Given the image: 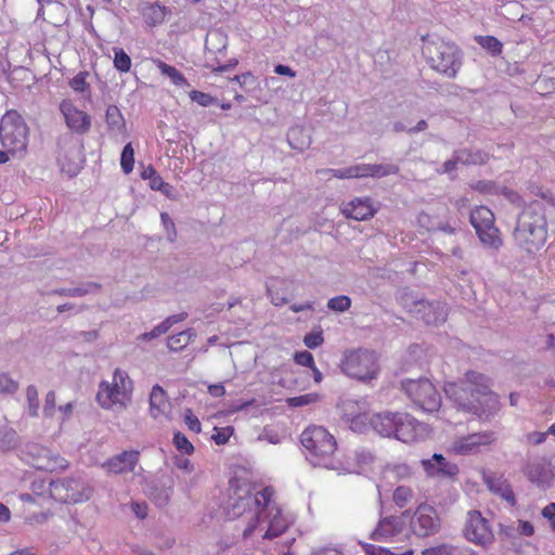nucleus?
I'll return each instance as SVG.
<instances>
[{
  "instance_id": "774afa93",
  "label": "nucleus",
  "mask_w": 555,
  "mask_h": 555,
  "mask_svg": "<svg viewBox=\"0 0 555 555\" xmlns=\"http://www.w3.org/2000/svg\"><path fill=\"white\" fill-rule=\"evenodd\" d=\"M533 194L541 197L552 206H555V196L550 191H543L542 188H535Z\"/></svg>"
},
{
  "instance_id": "79ce46f5",
  "label": "nucleus",
  "mask_w": 555,
  "mask_h": 555,
  "mask_svg": "<svg viewBox=\"0 0 555 555\" xmlns=\"http://www.w3.org/2000/svg\"><path fill=\"white\" fill-rule=\"evenodd\" d=\"M350 306L351 299L345 295L333 297L327 301L328 309L336 312H345L350 308Z\"/></svg>"
},
{
  "instance_id": "a19ab883",
  "label": "nucleus",
  "mask_w": 555,
  "mask_h": 555,
  "mask_svg": "<svg viewBox=\"0 0 555 555\" xmlns=\"http://www.w3.org/2000/svg\"><path fill=\"white\" fill-rule=\"evenodd\" d=\"M26 399L28 403V415L37 417L39 414V398L37 388L34 385H29L26 389Z\"/></svg>"
},
{
  "instance_id": "f3484780",
  "label": "nucleus",
  "mask_w": 555,
  "mask_h": 555,
  "mask_svg": "<svg viewBox=\"0 0 555 555\" xmlns=\"http://www.w3.org/2000/svg\"><path fill=\"white\" fill-rule=\"evenodd\" d=\"M464 533L467 540L476 544L486 545L493 541L491 527L478 511L468 512Z\"/></svg>"
},
{
  "instance_id": "f8f14e48",
  "label": "nucleus",
  "mask_w": 555,
  "mask_h": 555,
  "mask_svg": "<svg viewBox=\"0 0 555 555\" xmlns=\"http://www.w3.org/2000/svg\"><path fill=\"white\" fill-rule=\"evenodd\" d=\"M470 224L481 243L489 248L499 249L503 241L500 230L495 227L494 214L487 206L475 207L469 217Z\"/></svg>"
},
{
  "instance_id": "2f4dec72",
  "label": "nucleus",
  "mask_w": 555,
  "mask_h": 555,
  "mask_svg": "<svg viewBox=\"0 0 555 555\" xmlns=\"http://www.w3.org/2000/svg\"><path fill=\"white\" fill-rule=\"evenodd\" d=\"M17 444V433L8 425H0V451L14 449Z\"/></svg>"
},
{
  "instance_id": "c03bdc74",
  "label": "nucleus",
  "mask_w": 555,
  "mask_h": 555,
  "mask_svg": "<svg viewBox=\"0 0 555 555\" xmlns=\"http://www.w3.org/2000/svg\"><path fill=\"white\" fill-rule=\"evenodd\" d=\"M173 444L183 454H191L194 451L193 444L181 433H176L175 434V436H173Z\"/></svg>"
},
{
  "instance_id": "f03ea898",
  "label": "nucleus",
  "mask_w": 555,
  "mask_h": 555,
  "mask_svg": "<svg viewBox=\"0 0 555 555\" xmlns=\"http://www.w3.org/2000/svg\"><path fill=\"white\" fill-rule=\"evenodd\" d=\"M447 397L459 410L488 420L500 410L498 395L491 390L490 378L486 375L468 371L463 380L444 385Z\"/></svg>"
},
{
  "instance_id": "bf43d9fd",
  "label": "nucleus",
  "mask_w": 555,
  "mask_h": 555,
  "mask_svg": "<svg viewBox=\"0 0 555 555\" xmlns=\"http://www.w3.org/2000/svg\"><path fill=\"white\" fill-rule=\"evenodd\" d=\"M547 435H548L547 431H545V433L532 431V433L527 434L526 439L529 443L538 446V444L543 443L546 440Z\"/></svg>"
},
{
  "instance_id": "4be33fe9",
  "label": "nucleus",
  "mask_w": 555,
  "mask_h": 555,
  "mask_svg": "<svg viewBox=\"0 0 555 555\" xmlns=\"http://www.w3.org/2000/svg\"><path fill=\"white\" fill-rule=\"evenodd\" d=\"M140 453L135 450L122 451L108 459L103 467L112 474L120 475L133 472L134 467L139 462Z\"/></svg>"
},
{
  "instance_id": "0e129e2a",
  "label": "nucleus",
  "mask_w": 555,
  "mask_h": 555,
  "mask_svg": "<svg viewBox=\"0 0 555 555\" xmlns=\"http://www.w3.org/2000/svg\"><path fill=\"white\" fill-rule=\"evenodd\" d=\"M542 516L551 522L553 528H555V503L547 504L542 509Z\"/></svg>"
},
{
  "instance_id": "4468645a",
  "label": "nucleus",
  "mask_w": 555,
  "mask_h": 555,
  "mask_svg": "<svg viewBox=\"0 0 555 555\" xmlns=\"http://www.w3.org/2000/svg\"><path fill=\"white\" fill-rule=\"evenodd\" d=\"M410 517V530L418 538L436 534L440 529L437 511L427 503H422Z\"/></svg>"
},
{
  "instance_id": "5701e85b",
  "label": "nucleus",
  "mask_w": 555,
  "mask_h": 555,
  "mask_svg": "<svg viewBox=\"0 0 555 555\" xmlns=\"http://www.w3.org/2000/svg\"><path fill=\"white\" fill-rule=\"evenodd\" d=\"M351 167L353 178H382L391 175H397L399 172V167L392 164H359Z\"/></svg>"
},
{
  "instance_id": "72a5a7b5",
  "label": "nucleus",
  "mask_w": 555,
  "mask_h": 555,
  "mask_svg": "<svg viewBox=\"0 0 555 555\" xmlns=\"http://www.w3.org/2000/svg\"><path fill=\"white\" fill-rule=\"evenodd\" d=\"M294 360L297 364L309 367L313 373V378L317 383L322 380L321 372L315 367L313 357L307 350L296 352L294 354Z\"/></svg>"
},
{
  "instance_id": "6e6d98bb",
  "label": "nucleus",
  "mask_w": 555,
  "mask_h": 555,
  "mask_svg": "<svg viewBox=\"0 0 555 555\" xmlns=\"http://www.w3.org/2000/svg\"><path fill=\"white\" fill-rule=\"evenodd\" d=\"M462 164V160L459 159V151L454 153V156L452 159H449L442 164L441 170H439V173H448L455 171L457 168V165Z\"/></svg>"
},
{
  "instance_id": "423d86ee",
  "label": "nucleus",
  "mask_w": 555,
  "mask_h": 555,
  "mask_svg": "<svg viewBox=\"0 0 555 555\" xmlns=\"http://www.w3.org/2000/svg\"><path fill=\"white\" fill-rule=\"evenodd\" d=\"M49 492L51 498L57 502L78 504L89 501L94 489L82 475L75 474L51 480Z\"/></svg>"
},
{
  "instance_id": "cd10ccee",
  "label": "nucleus",
  "mask_w": 555,
  "mask_h": 555,
  "mask_svg": "<svg viewBox=\"0 0 555 555\" xmlns=\"http://www.w3.org/2000/svg\"><path fill=\"white\" fill-rule=\"evenodd\" d=\"M171 495L172 482L170 480H168V482L159 481L151 488L150 496L158 507L166 506L169 503Z\"/></svg>"
},
{
  "instance_id": "1a4fd4ad",
  "label": "nucleus",
  "mask_w": 555,
  "mask_h": 555,
  "mask_svg": "<svg viewBox=\"0 0 555 555\" xmlns=\"http://www.w3.org/2000/svg\"><path fill=\"white\" fill-rule=\"evenodd\" d=\"M132 389V380L128 374L120 369H116L112 384L107 382L100 384L96 400L104 409H109L114 404L125 406L127 402L131 401Z\"/></svg>"
},
{
  "instance_id": "39448f33",
  "label": "nucleus",
  "mask_w": 555,
  "mask_h": 555,
  "mask_svg": "<svg viewBox=\"0 0 555 555\" xmlns=\"http://www.w3.org/2000/svg\"><path fill=\"white\" fill-rule=\"evenodd\" d=\"M300 441L308 452L307 459L313 466H323L328 469L340 468L332 459L336 450V440L324 427H308L301 433Z\"/></svg>"
},
{
  "instance_id": "09e8293b",
  "label": "nucleus",
  "mask_w": 555,
  "mask_h": 555,
  "mask_svg": "<svg viewBox=\"0 0 555 555\" xmlns=\"http://www.w3.org/2000/svg\"><path fill=\"white\" fill-rule=\"evenodd\" d=\"M160 220H162L165 231L167 232L168 240L173 242L177 237V230H176L175 222L172 221V219L170 218V216L167 212L160 214Z\"/></svg>"
},
{
  "instance_id": "8fccbe9b",
  "label": "nucleus",
  "mask_w": 555,
  "mask_h": 555,
  "mask_svg": "<svg viewBox=\"0 0 555 555\" xmlns=\"http://www.w3.org/2000/svg\"><path fill=\"white\" fill-rule=\"evenodd\" d=\"M305 345L306 347H319L323 344V333L321 330H314L308 335L305 336Z\"/></svg>"
},
{
  "instance_id": "ea45409f",
  "label": "nucleus",
  "mask_w": 555,
  "mask_h": 555,
  "mask_svg": "<svg viewBox=\"0 0 555 555\" xmlns=\"http://www.w3.org/2000/svg\"><path fill=\"white\" fill-rule=\"evenodd\" d=\"M463 547L452 544H440L434 547L425 548L422 555H460Z\"/></svg>"
},
{
  "instance_id": "864d4df0",
  "label": "nucleus",
  "mask_w": 555,
  "mask_h": 555,
  "mask_svg": "<svg viewBox=\"0 0 555 555\" xmlns=\"http://www.w3.org/2000/svg\"><path fill=\"white\" fill-rule=\"evenodd\" d=\"M216 433L211 436V439L217 444H224L228 442L233 429L231 427H225L222 429L215 428Z\"/></svg>"
},
{
  "instance_id": "4d7b16f0",
  "label": "nucleus",
  "mask_w": 555,
  "mask_h": 555,
  "mask_svg": "<svg viewBox=\"0 0 555 555\" xmlns=\"http://www.w3.org/2000/svg\"><path fill=\"white\" fill-rule=\"evenodd\" d=\"M130 508L140 519H144L147 516V505L145 502L133 501L130 503Z\"/></svg>"
},
{
  "instance_id": "f704fd0d",
  "label": "nucleus",
  "mask_w": 555,
  "mask_h": 555,
  "mask_svg": "<svg viewBox=\"0 0 555 555\" xmlns=\"http://www.w3.org/2000/svg\"><path fill=\"white\" fill-rule=\"evenodd\" d=\"M196 334L193 330L188 328L169 337L167 347H188L194 343Z\"/></svg>"
},
{
  "instance_id": "4c0bfd02",
  "label": "nucleus",
  "mask_w": 555,
  "mask_h": 555,
  "mask_svg": "<svg viewBox=\"0 0 555 555\" xmlns=\"http://www.w3.org/2000/svg\"><path fill=\"white\" fill-rule=\"evenodd\" d=\"M120 167H121V170L126 175H129L133 170V167H134V150H133L131 143H127L124 146L122 151H121Z\"/></svg>"
},
{
  "instance_id": "37998d69",
  "label": "nucleus",
  "mask_w": 555,
  "mask_h": 555,
  "mask_svg": "<svg viewBox=\"0 0 555 555\" xmlns=\"http://www.w3.org/2000/svg\"><path fill=\"white\" fill-rule=\"evenodd\" d=\"M88 76V72H79L69 80V87L75 92H86L89 89V83L87 82Z\"/></svg>"
},
{
  "instance_id": "a18cd8bd",
  "label": "nucleus",
  "mask_w": 555,
  "mask_h": 555,
  "mask_svg": "<svg viewBox=\"0 0 555 555\" xmlns=\"http://www.w3.org/2000/svg\"><path fill=\"white\" fill-rule=\"evenodd\" d=\"M189 96L192 101L196 102L203 107H208L216 102V100L210 94L198 90H192L189 93Z\"/></svg>"
},
{
  "instance_id": "69168bd1",
  "label": "nucleus",
  "mask_w": 555,
  "mask_h": 555,
  "mask_svg": "<svg viewBox=\"0 0 555 555\" xmlns=\"http://www.w3.org/2000/svg\"><path fill=\"white\" fill-rule=\"evenodd\" d=\"M517 530L519 531L520 534L525 537H530L534 532L532 524L527 520H519Z\"/></svg>"
},
{
  "instance_id": "bb28decb",
  "label": "nucleus",
  "mask_w": 555,
  "mask_h": 555,
  "mask_svg": "<svg viewBox=\"0 0 555 555\" xmlns=\"http://www.w3.org/2000/svg\"><path fill=\"white\" fill-rule=\"evenodd\" d=\"M105 122L112 133L126 134L127 126L122 113L116 105H108L105 112Z\"/></svg>"
},
{
  "instance_id": "7ed1b4c3",
  "label": "nucleus",
  "mask_w": 555,
  "mask_h": 555,
  "mask_svg": "<svg viewBox=\"0 0 555 555\" xmlns=\"http://www.w3.org/2000/svg\"><path fill=\"white\" fill-rule=\"evenodd\" d=\"M547 230L545 207L542 203L533 201L520 212L513 235L520 249L535 254L545 245Z\"/></svg>"
},
{
  "instance_id": "de8ad7c7",
  "label": "nucleus",
  "mask_w": 555,
  "mask_h": 555,
  "mask_svg": "<svg viewBox=\"0 0 555 555\" xmlns=\"http://www.w3.org/2000/svg\"><path fill=\"white\" fill-rule=\"evenodd\" d=\"M18 389V384L13 380L8 374L0 375V392L14 393Z\"/></svg>"
},
{
  "instance_id": "49530a36",
  "label": "nucleus",
  "mask_w": 555,
  "mask_h": 555,
  "mask_svg": "<svg viewBox=\"0 0 555 555\" xmlns=\"http://www.w3.org/2000/svg\"><path fill=\"white\" fill-rule=\"evenodd\" d=\"M317 400H318L317 393H306V395L288 398L287 403L291 406H304V405H308L312 402H315Z\"/></svg>"
},
{
  "instance_id": "412c9836",
  "label": "nucleus",
  "mask_w": 555,
  "mask_h": 555,
  "mask_svg": "<svg viewBox=\"0 0 555 555\" xmlns=\"http://www.w3.org/2000/svg\"><path fill=\"white\" fill-rule=\"evenodd\" d=\"M421 463L430 477H454L459 474L457 465L449 462L442 454L435 453L430 459L422 460Z\"/></svg>"
},
{
  "instance_id": "473e14b6",
  "label": "nucleus",
  "mask_w": 555,
  "mask_h": 555,
  "mask_svg": "<svg viewBox=\"0 0 555 555\" xmlns=\"http://www.w3.org/2000/svg\"><path fill=\"white\" fill-rule=\"evenodd\" d=\"M415 493L412 488L406 486H399L395 489L392 494V502L399 508L405 507L412 502Z\"/></svg>"
},
{
  "instance_id": "c85d7f7f",
  "label": "nucleus",
  "mask_w": 555,
  "mask_h": 555,
  "mask_svg": "<svg viewBox=\"0 0 555 555\" xmlns=\"http://www.w3.org/2000/svg\"><path fill=\"white\" fill-rule=\"evenodd\" d=\"M167 9L158 3H147L142 9V15L150 26L162 24L165 21Z\"/></svg>"
},
{
  "instance_id": "e2e57ef3",
  "label": "nucleus",
  "mask_w": 555,
  "mask_h": 555,
  "mask_svg": "<svg viewBox=\"0 0 555 555\" xmlns=\"http://www.w3.org/2000/svg\"><path fill=\"white\" fill-rule=\"evenodd\" d=\"M328 172H331L335 178H338V179H353L351 166L347 167V168H340V169H330Z\"/></svg>"
},
{
  "instance_id": "2eb2a0df",
  "label": "nucleus",
  "mask_w": 555,
  "mask_h": 555,
  "mask_svg": "<svg viewBox=\"0 0 555 555\" xmlns=\"http://www.w3.org/2000/svg\"><path fill=\"white\" fill-rule=\"evenodd\" d=\"M498 440L492 430H485L459 437L453 440L451 450L459 455H473L490 448Z\"/></svg>"
},
{
  "instance_id": "13d9d810",
  "label": "nucleus",
  "mask_w": 555,
  "mask_h": 555,
  "mask_svg": "<svg viewBox=\"0 0 555 555\" xmlns=\"http://www.w3.org/2000/svg\"><path fill=\"white\" fill-rule=\"evenodd\" d=\"M184 421H185V424L188 425V427L192 431H194V433H199L201 431V422H199V420L194 414H192L191 411H189L185 414Z\"/></svg>"
},
{
  "instance_id": "680f3d73",
  "label": "nucleus",
  "mask_w": 555,
  "mask_h": 555,
  "mask_svg": "<svg viewBox=\"0 0 555 555\" xmlns=\"http://www.w3.org/2000/svg\"><path fill=\"white\" fill-rule=\"evenodd\" d=\"M57 294L62 296H69V297H80L88 293L87 289L81 287H74V288H63L60 291H56Z\"/></svg>"
},
{
  "instance_id": "9d476101",
  "label": "nucleus",
  "mask_w": 555,
  "mask_h": 555,
  "mask_svg": "<svg viewBox=\"0 0 555 555\" xmlns=\"http://www.w3.org/2000/svg\"><path fill=\"white\" fill-rule=\"evenodd\" d=\"M343 372L357 379H371L378 371V357L374 349H350L341 360Z\"/></svg>"
},
{
  "instance_id": "f257e3e1",
  "label": "nucleus",
  "mask_w": 555,
  "mask_h": 555,
  "mask_svg": "<svg viewBox=\"0 0 555 555\" xmlns=\"http://www.w3.org/2000/svg\"><path fill=\"white\" fill-rule=\"evenodd\" d=\"M273 490L269 487L253 493L247 483L234 485L231 482L228 499L222 507L229 519L251 514L243 537L249 538L259 532L263 539H274L288 528L291 520L282 514L281 508L273 500Z\"/></svg>"
},
{
  "instance_id": "20e7f679",
  "label": "nucleus",
  "mask_w": 555,
  "mask_h": 555,
  "mask_svg": "<svg viewBox=\"0 0 555 555\" xmlns=\"http://www.w3.org/2000/svg\"><path fill=\"white\" fill-rule=\"evenodd\" d=\"M422 53L433 70L450 79L457 76L463 65V52L459 46L439 37H423Z\"/></svg>"
},
{
  "instance_id": "052dcab7",
  "label": "nucleus",
  "mask_w": 555,
  "mask_h": 555,
  "mask_svg": "<svg viewBox=\"0 0 555 555\" xmlns=\"http://www.w3.org/2000/svg\"><path fill=\"white\" fill-rule=\"evenodd\" d=\"M156 184L153 185V190L154 191H159L162 192L164 195H166L167 197H171V193H172V185L165 182L164 180H157L155 181Z\"/></svg>"
},
{
  "instance_id": "9b49d317",
  "label": "nucleus",
  "mask_w": 555,
  "mask_h": 555,
  "mask_svg": "<svg viewBox=\"0 0 555 555\" xmlns=\"http://www.w3.org/2000/svg\"><path fill=\"white\" fill-rule=\"evenodd\" d=\"M401 389L411 401L425 412H435L441 405V397L427 378L401 380Z\"/></svg>"
},
{
  "instance_id": "a878e982",
  "label": "nucleus",
  "mask_w": 555,
  "mask_h": 555,
  "mask_svg": "<svg viewBox=\"0 0 555 555\" xmlns=\"http://www.w3.org/2000/svg\"><path fill=\"white\" fill-rule=\"evenodd\" d=\"M170 408L167 395L165 390L159 386L155 385L150 393V412L154 418L165 415Z\"/></svg>"
},
{
  "instance_id": "b1692460",
  "label": "nucleus",
  "mask_w": 555,
  "mask_h": 555,
  "mask_svg": "<svg viewBox=\"0 0 555 555\" xmlns=\"http://www.w3.org/2000/svg\"><path fill=\"white\" fill-rule=\"evenodd\" d=\"M485 482L488 487V489L501 496L503 500H505L511 506L516 505V498L513 492V489L511 485L507 482L506 479H504L502 476H487L485 477Z\"/></svg>"
},
{
  "instance_id": "7c9ffc66",
  "label": "nucleus",
  "mask_w": 555,
  "mask_h": 555,
  "mask_svg": "<svg viewBox=\"0 0 555 555\" xmlns=\"http://www.w3.org/2000/svg\"><path fill=\"white\" fill-rule=\"evenodd\" d=\"M459 159L464 165H483L488 162L489 155L480 150H460Z\"/></svg>"
},
{
  "instance_id": "aec40b11",
  "label": "nucleus",
  "mask_w": 555,
  "mask_h": 555,
  "mask_svg": "<svg viewBox=\"0 0 555 555\" xmlns=\"http://www.w3.org/2000/svg\"><path fill=\"white\" fill-rule=\"evenodd\" d=\"M396 431L393 437L402 442L409 443L417 439L423 424L408 413L399 412L397 415Z\"/></svg>"
},
{
  "instance_id": "58836bf2",
  "label": "nucleus",
  "mask_w": 555,
  "mask_h": 555,
  "mask_svg": "<svg viewBox=\"0 0 555 555\" xmlns=\"http://www.w3.org/2000/svg\"><path fill=\"white\" fill-rule=\"evenodd\" d=\"M114 66L121 73H128L131 68L130 56L121 49L114 48Z\"/></svg>"
},
{
  "instance_id": "6e6552de",
  "label": "nucleus",
  "mask_w": 555,
  "mask_h": 555,
  "mask_svg": "<svg viewBox=\"0 0 555 555\" xmlns=\"http://www.w3.org/2000/svg\"><path fill=\"white\" fill-rule=\"evenodd\" d=\"M356 402L346 401L345 417L350 422L353 430H363L369 423L371 427L383 437H393L396 431L397 415L399 412H382L370 416L367 413L354 414L352 409Z\"/></svg>"
},
{
  "instance_id": "3c124183",
  "label": "nucleus",
  "mask_w": 555,
  "mask_h": 555,
  "mask_svg": "<svg viewBox=\"0 0 555 555\" xmlns=\"http://www.w3.org/2000/svg\"><path fill=\"white\" fill-rule=\"evenodd\" d=\"M56 396L53 390H50L44 400L43 414L46 417H52L55 411Z\"/></svg>"
},
{
  "instance_id": "6ab92c4d",
  "label": "nucleus",
  "mask_w": 555,
  "mask_h": 555,
  "mask_svg": "<svg viewBox=\"0 0 555 555\" xmlns=\"http://www.w3.org/2000/svg\"><path fill=\"white\" fill-rule=\"evenodd\" d=\"M376 208L369 196L356 197L341 207V214L348 219L364 221L373 218Z\"/></svg>"
},
{
  "instance_id": "603ef678",
  "label": "nucleus",
  "mask_w": 555,
  "mask_h": 555,
  "mask_svg": "<svg viewBox=\"0 0 555 555\" xmlns=\"http://www.w3.org/2000/svg\"><path fill=\"white\" fill-rule=\"evenodd\" d=\"M363 546L369 555H411V552L398 554L389 551L388 548L375 546L373 544H364Z\"/></svg>"
},
{
  "instance_id": "0eeeda50",
  "label": "nucleus",
  "mask_w": 555,
  "mask_h": 555,
  "mask_svg": "<svg viewBox=\"0 0 555 555\" xmlns=\"http://www.w3.org/2000/svg\"><path fill=\"white\" fill-rule=\"evenodd\" d=\"M29 128L16 111H8L0 121V142L12 155L27 151Z\"/></svg>"
},
{
  "instance_id": "338daca9",
  "label": "nucleus",
  "mask_w": 555,
  "mask_h": 555,
  "mask_svg": "<svg viewBox=\"0 0 555 555\" xmlns=\"http://www.w3.org/2000/svg\"><path fill=\"white\" fill-rule=\"evenodd\" d=\"M533 194L541 197L552 206H555V196L550 191H543L542 188H535Z\"/></svg>"
},
{
  "instance_id": "e433bc0d",
  "label": "nucleus",
  "mask_w": 555,
  "mask_h": 555,
  "mask_svg": "<svg viewBox=\"0 0 555 555\" xmlns=\"http://www.w3.org/2000/svg\"><path fill=\"white\" fill-rule=\"evenodd\" d=\"M186 318V313H180V314H176V315H171V317H168L162 324H159L158 326H156L151 333L149 334H144V337H156V336H159L162 334H166L168 332V330L175 324V323H178V322H181L183 321L184 319Z\"/></svg>"
},
{
  "instance_id": "393cba45",
  "label": "nucleus",
  "mask_w": 555,
  "mask_h": 555,
  "mask_svg": "<svg viewBox=\"0 0 555 555\" xmlns=\"http://www.w3.org/2000/svg\"><path fill=\"white\" fill-rule=\"evenodd\" d=\"M526 475L531 482L537 483L539 487H548L553 480V474L548 465L542 462H537L528 465Z\"/></svg>"
},
{
  "instance_id": "dca6fc26",
  "label": "nucleus",
  "mask_w": 555,
  "mask_h": 555,
  "mask_svg": "<svg viewBox=\"0 0 555 555\" xmlns=\"http://www.w3.org/2000/svg\"><path fill=\"white\" fill-rule=\"evenodd\" d=\"M410 516V511H404L401 516L380 517L370 538L377 542H391L400 535L405 528V518Z\"/></svg>"
},
{
  "instance_id": "5fc2aeb1",
  "label": "nucleus",
  "mask_w": 555,
  "mask_h": 555,
  "mask_svg": "<svg viewBox=\"0 0 555 555\" xmlns=\"http://www.w3.org/2000/svg\"><path fill=\"white\" fill-rule=\"evenodd\" d=\"M141 177L143 180L150 181V188L153 190V185L156 184L155 181L163 180V178L157 173L155 168L152 165H149L141 172Z\"/></svg>"
},
{
  "instance_id": "c756f323",
  "label": "nucleus",
  "mask_w": 555,
  "mask_h": 555,
  "mask_svg": "<svg viewBox=\"0 0 555 555\" xmlns=\"http://www.w3.org/2000/svg\"><path fill=\"white\" fill-rule=\"evenodd\" d=\"M156 67L159 69V72L167 76L171 82L177 87H189L190 83L188 79L184 77V75L178 70L175 66H171L160 60H154L153 61Z\"/></svg>"
},
{
  "instance_id": "ddd939ff",
  "label": "nucleus",
  "mask_w": 555,
  "mask_h": 555,
  "mask_svg": "<svg viewBox=\"0 0 555 555\" xmlns=\"http://www.w3.org/2000/svg\"><path fill=\"white\" fill-rule=\"evenodd\" d=\"M22 454L27 463L40 470L55 472L68 467V462L64 457L37 442L26 443Z\"/></svg>"
},
{
  "instance_id": "a211bd4d",
  "label": "nucleus",
  "mask_w": 555,
  "mask_h": 555,
  "mask_svg": "<svg viewBox=\"0 0 555 555\" xmlns=\"http://www.w3.org/2000/svg\"><path fill=\"white\" fill-rule=\"evenodd\" d=\"M60 111L64 116L65 124L73 132L85 134L91 128V117L79 109L72 100H63L60 103Z\"/></svg>"
},
{
  "instance_id": "c9c22d12",
  "label": "nucleus",
  "mask_w": 555,
  "mask_h": 555,
  "mask_svg": "<svg viewBox=\"0 0 555 555\" xmlns=\"http://www.w3.org/2000/svg\"><path fill=\"white\" fill-rule=\"evenodd\" d=\"M476 40L481 48L494 56L500 55L503 51L502 42L494 36H479Z\"/></svg>"
}]
</instances>
